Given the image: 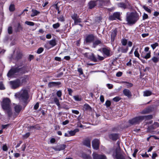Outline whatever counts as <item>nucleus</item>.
I'll return each mask as SVG.
<instances>
[{"instance_id":"f257e3e1","label":"nucleus","mask_w":159,"mask_h":159,"mask_svg":"<svg viewBox=\"0 0 159 159\" xmlns=\"http://www.w3.org/2000/svg\"><path fill=\"white\" fill-rule=\"evenodd\" d=\"M26 72V68L25 66H22L13 67L9 71L7 75L9 77H16L20 74L25 73Z\"/></svg>"},{"instance_id":"f03ea898","label":"nucleus","mask_w":159,"mask_h":159,"mask_svg":"<svg viewBox=\"0 0 159 159\" xmlns=\"http://www.w3.org/2000/svg\"><path fill=\"white\" fill-rule=\"evenodd\" d=\"M10 104L11 101L8 98H4L2 104L3 109L4 110L5 113L9 118L11 117L12 115Z\"/></svg>"},{"instance_id":"7ed1b4c3","label":"nucleus","mask_w":159,"mask_h":159,"mask_svg":"<svg viewBox=\"0 0 159 159\" xmlns=\"http://www.w3.org/2000/svg\"><path fill=\"white\" fill-rule=\"evenodd\" d=\"M15 96L20 101L24 103L26 102L29 97L28 91L25 89H22L20 92L16 93Z\"/></svg>"},{"instance_id":"20e7f679","label":"nucleus","mask_w":159,"mask_h":159,"mask_svg":"<svg viewBox=\"0 0 159 159\" xmlns=\"http://www.w3.org/2000/svg\"><path fill=\"white\" fill-rule=\"evenodd\" d=\"M139 19V14L136 12L127 13L126 20L129 25L134 24Z\"/></svg>"},{"instance_id":"39448f33","label":"nucleus","mask_w":159,"mask_h":159,"mask_svg":"<svg viewBox=\"0 0 159 159\" xmlns=\"http://www.w3.org/2000/svg\"><path fill=\"white\" fill-rule=\"evenodd\" d=\"M112 156L114 157L116 159H125V157L121 152L120 147H118L116 149Z\"/></svg>"},{"instance_id":"423d86ee","label":"nucleus","mask_w":159,"mask_h":159,"mask_svg":"<svg viewBox=\"0 0 159 159\" xmlns=\"http://www.w3.org/2000/svg\"><path fill=\"white\" fill-rule=\"evenodd\" d=\"M143 120V117L139 116L129 120V122L131 125H135L139 124Z\"/></svg>"},{"instance_id":"0eeeda50","label":"nucleus","mask_w":159,"mask_h":159,"mask_svg":"<svg viewBox=\"0 0 159 159\" xmlns=\"http://www.w3.org/2000/svg\"><path fill=\"white\" fill-rule=\"evenodd\" d=\"M9 82L11 88L13 89L19 87L21 84L20 80L19 79H17L13 81H10Z\"/></svg>"},{"instance_id":"6e6552de","label":"nucleus","mask_w":159,"mask_h":159,"mask_svg":"<svg viewBox=\"0 0 159 159\" xmlns=\"http://www.w3.org/2000/svg\"><path fill=\"white\" fill-rule=\"evenodd\" d=\"M121 14V13L120 12H114L113 14L109 16V19L111 20H116V19L120 20V16Z\"/></svg>"},{"instance_id":"1a4fd4ad","label":"nucleus","mask_w":159,"mask_h":159,"mask_svg":"<svg viewBox=\"0 0 159 159\" xmlns=\"http://www.w3.org/2000/svg\"><path fill=\"white\" fill-rule=\"evenodd\" d=\"M102 51L104 56L106 57H110L112 55L110 49L109 48H102Z\"/></svg>"},{"instance_id":"9d476101","label":"nucleus","mask_w":159,"mask_h":159,"mask_svg":"<svg viewBox=\"0 0 159 159\" xmlns=\"http://www.w3.org/2000/svg\"><path fill=\"white\" fill-rule=\"evenodd\" d=\"M72 18L74 20V24L77 25L81 22V19L76 14H74L71 16Z\"/></svg>"},{"instance_id":"9b49d317","label":"nucleus","mask_w":159,"mask_h":159,"mask_svg":"<svg viewBox=\"0 0 159 159\" xmlns=\"http://www.w3.org/2000/svg\"><path fill=\"white\" fill-rule=\"evenodd\" d=\"M84 56L94 62H96L97 61V58L93 53L89 54V53H86L84 54Z\"/></svg>"},{"instance_id":"f8f14e48","label":"nucleus","mask_w":159,"mask_h":159,"mask_svg":"<svg viewBox=\"0 0 159 159\" xmlns=\"http://www.w3.org/2000/svg\"><path fill=\"white\" fill-rule=\"evenodd\" d=\"M93 159H107L105 155H100L94 152L93 154Z\"/></svg>"},{"instance_id":"ddd939ff","label":"nucleus","mask_w":159,"mask_h":159,"mask_svg":"<svg viewBox=\"0 0 159 159\" xmlns=\"http://www.w3.org/2000/svg\"><path fill=\"white\" fill-rule=\"evenodd\" d=\"M99 140L95 139L92 142V145L93 149L97 150L99 147Z\"/></svg>"},{"instance_id":"4468645a","label":"nucleus","mask_w":159,"mask_h":159,"mask_svg":"<svg viewBox=\"0 0 159 159\" xmlns=\"http://www.w3.org/2000/svg\"><path fill=\"white\" fill-rule=\"evenodd\" d=\"M22 107L20 105H16L15 106V115L14 116V117H16L18 115L22 109Z\"/></svg>"},{"instance_id":"2eb2a0df","label":"nucleus","mask_w":159,"mask_h":159,"mask_svg":"<svg viewBox=\"0 0 159 159\" xmlns=\"http://www.w3.org/2000/svg\"><path fill=\"white\" fill-rule=\"evenodd\" d=\"M61 82L59 81L50 82L48 84V86L49 88L56 87H59V86L61 85Z\"/></svg>"},{"instance_id":"dca6fc26","label":"nucleus","mask_w":159,"mask_h":159,"mask_svg":"<svg viewBox=\"0 0 159 159\" xmlns=\"http://www.w3.org/2000/svg\"><path fill=\"white\" fill-rule=\"evenodd\" d=\"M159 127V123L157 122H154L153 124L149 126L147 128L148 132H150L151 129H155Z\"/></svg>"},{"instance_id":"f3484780","label":"nucleus","mask_w":159,"mask_h":159,"mask_svg":"<svg viewBox=\"0 0 159 159\" xmlns=\"http://www.w3.org/2000/svg\"><path fill=\"white\" fill-rule=\"evenodd\" d=\"M22 56V54L21 52L20 51H17L16 53V56L13 54L12 56V58L13 59H14L15 60L18 61V60L20 59Z\"/></svg>"},{"instance_id":"a211bd4d","label":"nucleus","mask_w":159,"mask_h":159,"mask_svg":"<svg viewBox=\"0 0 159 159\" xmlns=\"http://www.w3.org/2000/svg\"><path fill=\"white\" fill-rule=\"evenodd\" d=\"M66 147V145L65 144H61L58 145L56 147H53L52 149L55 151H61L64 149Z\"/></svg>"},{"instance_id":"6ab92c4d","label":"nucleus","mask_w":159,"mask_h":159,"mask_svg":"<svg viewBox=\"0 0 159 159\" xmlns=\"http://www.w3.org/2000/svg\"><path fill=\"white\" fill-rule=\"evenodd\" d=\"M123 93L125 96L128 98L131 97L132 96L131 92L128 89H125L123 90Z\"/></svg>"},{"instance_id":"aec40b11","label":"nucleus","mask_w":159,"mask_h":159,"mask_svg":"<svg viewBox=\"0 0 159 159\" xmlns=\"http://www.w3.org/2000/svg\"><path fill=\"white\" fill-rule=\"evenodd\" d=\"M94 39V36L92 34L88 35L86 38V41L87 43H91Z\"/></svg>"},{"instance_id":"412c9836","label":"nucleus","mask_w":159,"mask_h":159,"mask_svg":"<svg viewBox=\"0 0 159 159\" xmlns=\"http://www.w3.org/2000/svg\"><path fill=\"white\" fill-rule=\"evenodd\" d=\"M99 2L100 4L102 5L108 6L110 3L109 0H100Z\"/></svg>"},{"instance_id":"4be33fe9","label":"nucleus","mask_w":159,"mask_h":159,"mask_svg":"<svg viewBox=\"0 0 159 159\" xmlns=\"http://www.w3.org/2000/svg\"><path fill=\"white\" fill-rule=\"evenodd\" d=\"M128 49L129 48L128 47H126L125 48L121 47L119 48L118 50L119 52H120L122 53H126Z\"/></svg>"},{"instance_id":"5701e85b","label":"nucleus","mask_w":159,"mask_h":159,"mask_svg":"<svg viewBox=\"0 0 159 159\" xmlns=\"http://www.w3.org/2000/svg\"><path fill=\"white\" fill-rule=\"evenodd\" d=\"M91 141L90 139H86L83 142L84 145L88 147H90L91 146Z\"/></svg>"},{"instance_id":"b1692460","label":"nucleus","mask_w":159,"mask_h":159,"mask_svg":"<svg viewBox=\"0 0 159 159\" xmlns=\"http://www.w3.org/2000/svg\"><path fill=\"white\" fill-rule=\"evenodd\" d=\"M152 111L151 108L150 107H148L142 111L140 113L141 114H146L150 113Z\"/></svg>"},{"instance_id":"393cba45","label":"nucleus","mask_w":159,"mask_h":159,"mask_svg":"<svg viewBox=\"0 0 159 159\" xmlns=\"http://www.w3.org/2000/svg\"><path fill=\"white\" fill-rule=\"evenodd\" d=\"M15 31L16 32H19L23 30V27L20 23H19L15 26Z\"/></svg>"},{"instance_id":"a878e982","label":"nucleus","mask_w":159,"mask_h":159,"mask_svg":"<svg viewBox=\"0 0 159 159\" xmlns=\"http://www.w3.org/2000/svg\"><path fill=\"white\" fill-rule=\"evenodd\" d=\"M89 8L92 9L96 5V1H92L89 2Z\"/></svg>"},{"instance_id":"bb28decb","label":"nucleus","mask_w":159,"mask_h":159,"mask_svg":"<svg viewBox=\"0 0 159 159\" xmlns=\"http://www.w3.org/2000/svg\"><path fill=\"white\" fill-rule=\"evenodd\" d=\"M102 43V42H101V40H97L94 41V42L93 43V47L94 48H95L96 47V46Z\"/></svg>"},{"instance_id":"cd10ccee","label":"nucleus","mask_w":159,"mask_h":159,"mask_svg":"<svg viewBox=\"0 0 159 159\" xmlns=\"http://www.w3.org/2000/svg\"><path fill=\"white\" fill-rule=\"evenodd\" d=\"M32 13L31 15V16L32 17L36 16L40 13V12L39 11L33 9H32Z\"/></svg>"},{"instance_id":"c85d7f7f","label":"nucleus","mask_w":159,"mask_h":159,"mask_svg":"<svg viewBox=\"0 0 159 159\" xmlns=\"http://www.w3.org/2000/svg\"><path fill=\"white\" fill-rule=\"evenodd\" d=\"M109 136V138L113 140H116L118 138V135L116 134H111Z\"/></svg>"},{"instance_id":"c756f323","label":"nucleus","mask_w":159,"mask_h":159,"mask_svg":"<svg viewBox=\"0 0 159 159\" xmlns=\"http://www.w3.org/2000/svg\"><path fill=\"white\" fill-rule=\"evenodd\" d=\"M151 52L150 51H149L145 55H144L143 54H141L142 57L145 59H148L150 58L151 57Z\"/></svg>"},{"instance_id":"7c9ffc66","label":"nucleus","mask_w":159,"mask_h":159,"mask_svg":"<svg viewBox=\"0 0 159 159\" xmlns=\"http://www.w3.org/2000/svg\"><path fill=\"white\" fill-rule=\"evenodd\" d=\"M116 35V31L114 30L113 31L111 34V40L112 41H113L114 40V39Z\"/></svg>"},{"instance_id":"2f4dec72","label":"nucleus","mask_w":159,"mask_h":159,"mask_svg":"<svg viewBox=\"0 0 159 159\" xmlns=\"http://www.w3.org/2000/svg\"><path fill=\"white\" fill-rule=\"evenodd\" d=\"M152 94V93L150 91L146 90L143 92V96L144 97L148 96H150Z\"/></svg>"},{"instance_id":"473e14b6","label":"nucleus","mask_w":159,"mask_h":159,"mask_svg":"<svg viewBox=\"0 0 159 159\" xmlns=\"http://www.w3.org/2000/svg\"><path fill=\"white\" fill-rule=\"evenodd\" d=\"M83 108L84 110H91V107L88 104H85L83 106Z\"/></svg>"},{"instance_id":"72a5a7b5","label":"nucleus","mask_w":159,"mask_h":159,"mask_svg":"<svg viewBox=\"0 0 159 159\" xmlns=\"http://www.w3.org/2000/svg\"><path fill=\"white\" fill-rule=\"evenodd\" d=\"M49 43L52 47H54L56 45V40L55 39H52L49 41Z\"/></svg>"},{"instance_id":"f704fd0d","label":"nucleus","mask_w":159,"mask_h":159,"mask_svg":"<svg viewBox=\"0 0 159 159\" xmlns=\"http://www.w3.org/2000/svg\"><path fill=\"white\" fill-rule=\"evenodd\" d=\"M128 42L127 39L125 38H123L121 40V43L122 45L125 46L126 45Z\"/></svg>"},{"instance_id":"c9c22d12","label":"nucleus","mask_w":159,"mask_h":159,"mask_svg":"<svg viewBox=\"0 0 159 159\" xmlns=\"http://www.w3.org/2000/svg\"><path fill=\"white\" fill-rule=\"evenodd\" d=\"M118 7H120L122 9H125L126 8V5L124 3H120L118 4Z\"/></svg>"},{"instance_id":"e433bc0d","label":"nucleus","mask_w":159,"mask_h":159,"mask_svg":"<svg viewBox=\"0 0 159 159\" xmlns=\"http://www.w3.org/2000/svg\"><path fill=\"white\" fill-rule=\"evenodd\" d=\"M123 83L125 84L126 87L128 88L131 87L133 86V84L127 82H123Z\"/></svg>"},{"instance_id":"4c0bfd02","label":"nucleus","mask_w":159,"mask_h":159,"mask_svg":"<svg viewBox=\"0 0 159 159\" xmlns=\"http://www.w3.org/2000/svg\"><path fill=\"white\" fill-rule=\"evenodd\" d=\"M53 101L55 103L57 106L58 107H60V104L58 99L56 97L54 98Z\"/></svg>"},{"instance_id":"58836bf2","label":"nucleus","mask_w":159,"mask_h":159,"mask_svg":"<svg viewBox=\"0 0 159 159\" xmlns=\"http://www.w3.org/2000/svg\"><path fill=\"white\" fill-rule=\"evenodd\" d=\"M143 117V120L144 119L146 120H150L152 118L153 116L152 115H149L148 116H141Z\"/></svg>"},{"instance_id":"ea45409f","label":"nucleus","mask_w":159,"mask_h":159,"mask_svg":"<svg viewBox=\"0 0 159 159\" xmlns=\"http://www.w3.org/2000/svg\"><path fill=\"white\" fill-rule=\"evenodd\" d=\"M74 99L76 101H80L81 100V98L78 95L74 96L73 97Z\"/></svg>"},{"instance_id":"a19ab883","label":"nucleus","mask_w":159,"mask_h":159,"mask_svg":"<svg viewBox=\"0 0 159 159\" xmlns=\"http://www.w3.org/2000/svg\"><path fill=\"white\" fill-rule=\"evenodd\" d=\"M25 24L28 25L30 26H33L34 25L35 23L32 21H26L25 22Z\"/></svg>"},{"instance_id":"79ce46f5","label":"nucleus","mask_w":159,"mask_h":159,"mask_svg":"<svg viewBox=\"0 0 159 159\" xmlns=\"http://www.w3.org/2000/svg\"><path fill=\"white\" fill-rule=\"evenodd\" d=\"M9 10L11 11H13L15 10V7L14 4H12L10 5L9 7Z\"/></svg>"},{"instance_id":"37998d69","label":"nucleus","mask_w":159,"mask_h":159,"mask_svg":"<svg viewBox=\"0 0 159 159\" xmlns=\"http://www.w3.org/2000/svg\"><path fill=\"white\" fill-rule=\"evenodd\" d=\"M151 60L153 62L156 63L158 61L159 59L158 57H153L152 58Z\"/></svg>"},{"instance_id":"c03bdc74","label":"nucleus","mask_w":159,"mask_h":159,"mask_svg":"<svg viewBox=\"0 0 159 159\" xmlns=\"http://www.w3.org/2000/svg\"><path fill=\"white\" fill-rule=\"evenodd\" d=\"M138 48H137L135 50L134 52V55L135 57H138V58H139V53L138 52Z\"/></svg>"},{"instance_id":"a18cd8bd","label":"nucleus","mask_w":159,"mask_h":159,"mask_svg":"<svg viewBox=\"0 0 159 159\" xmlns=\"http://www.w3.org/2000/svg\"><path fill=\"white\" fill-rule=\"evenodd\" d=\"M82 157L85 159H92V157L86 154H83Z\"/></svg>"},{"instance_id":"49530a36","label":"nucleus","mask_w":159,"mask_h":159,"mask_svg":"<svg viewBox=\"0 0 159 159\" xmlns=\"http://www.w3.org/2000/svg\"><path fill=\"white\" fill-rule=\"evenodd\" d=\"M143 8L147 12L149 13H150L151 12V10L148 7H146L145 6H143Z\"/></svg>"},{"instance_id":"de8ad7c7","label":"nucleus","mask_w":159,"mask_h":159,"mask_svg":"<svg viewBox=\"0 0 159 159\" xmlns=\"http://www.w3.org/2000/svg\"><path fill=\"white\" fill-rule=\"evenodd\" d=\"M158 46V44L157 43L151 44V46L153 50L154 49L156 48Z\"/></svg>"},{"instance_id":"09e8293b","label":"nucleus","mask_w":159,"mask_h":159,"mask_svg":"<svg viewBox=\"0 0 159 159\" xmlns=\"http://www.w3.org/2000/svg\"><path fill=\"white\" fill-rule=\"evenodd\" d=\"M57 95L59 98H61L62 95V92L61 90L58 91L57 92Z\"/></svg>"},{"instance_id":"8fccbe9b","label":"nucleus","mask_w":159,"mask_h":159,"mask_svg":"<svg viewBox=\"0 0 159 159\" xmlns=\"http://www.w3.org/2000/svg\"><path fill=\"white\" fill-rule=\"evenodd\" d=\"M68 132L70 136H74L75 134V132L74 130L68 131Z\"/></svg>"},{"instance_id":"3c124183","label":"nucleus","mask_w":159,"mask_h":159,"mask_svg":"<svg viewBox=\"0 0 159 159\" xmlns=\"http://www.w3.org/2000/svg\"><path fill=\"white\" fill-rule=\"evenodd\" d=\"M43 51V48H40L37 50V52L38 54H40Z\"/></svg>"},{"instance_id":"603ef678","label":"nucleus","mask_w":159,"mask_h":159,"mask_svg":"<svg viewBox=\"0 0 159 159\" xmlns=\"http://www.w3.org/2000/svg\"><path fill=\"white\" fill-rule=\"evenodd\" d=\"M53 27L54 29H57L60 26V24L59 23H57L53 25Z\"/></svg>"},{"instance_id":"864d4df0","label":"nucleus","mask_w":159,"mask_h":159,"mask_svg":"<svg viewBox=\"0 0 159 159\" xmlns=\"http://www.w3.org/2000/svg\"><path fill=\"white\" fill-rule=\"evenodd\" d=\"M120 99L121 98L119 97H116L114 98L113 100L114 101L117 102L119 101Z\"/></svg>"},{"instance_id":"5fc2aeb1","label":"nucleus","mask_w":159,"mask_h":159,"mask_svg":"<svg viewBox=\"0 0 159 159\" xmlns=\"http://www.w3.org/2000/svg\"><path fill=\"white\" fill-rule=\"evenodd\" d=\"M8 32L9 34H11L12 33V28L11 26H9L8 29Z\"/></svg>"},{"instance_id":"6e6d98bb","label":"nucleus","mask_w":159,"mask_h":159,"mask_svg":"<svg viewBox=\"0 0 159 159\" xmlns=\"http://www.w3.org/2000/svg\"><path fill=\"white\" fill-rule=\"evenodd\" d=\"M54 7L56 8V9L58 11V13L60 14V11L59 10V8L57 6V4H55L54 5Z\"/></svg>"},{"instance_id":"4d7b16f0","label":"nucleus","mask_w":159,"mask_h":159,"mask_svg":"<svg viewBox=\"0 0 159 159\" xmlns=\"http://www.w3.org/2000/svg\"><path fill=\"white\" fill-rule=\"evenodd\" d=\"M148 15L147 14H146L145 13H144L143 16V20H144L145 19H148Z\"/></svg>"},{"instance_id":"13d9d810","label":"nucleus","mask_w":159,"mask_h":159,"mask_svg":"<svg viewBox=\"0 0 159 159\" xmlns=\"http://www.w3.org/2000/svg\"><path fill=\"white\" fill-rule=\"evenodd\" d=\"M30 135V133H27L24 135H23V137L24 139H26Z\"/></svg>"},{"instance_id":"bf43d9fd","label":"nucleus","mask_w":159,"mask_h":159,"mask_svg":"<svg viewBox=\"0 0 159 159\" xmlns=\"http://www.w3.org/2000/svg\"><path fill=\"white\" fill-rule=\"evenodd\" d=\"M5 89V88L2 82H0V89L4 90Z\"/></svg>"},{"instance_id":"052dcab7","label":"nucleus","mask_w":159,"mask_h":159,"mask_svg":"<svg viewBox=\"0 0 159 159\" xmlns=\"http://www.w3.org/2000/svg\"><path fill=\"white\" fill-rule=\"evenodd\" d=\"M58 20L61 21H64V18L63 16H61L57 18Z\"/></svg>"},{"instance_id":"680f3d73","label":"nucleus","mask_w":159,"mask_h":159,"mask_svg":"<svg viewBox=\"0 0 159 159\" xmlns=\"http://www.w3.org/2000/svg\"><path fill=\"white\" fill-rule=\"evenodd\" d=\"M158 155L155 152H153L152 153V159H155V158L157 157Z\"/></svg>"},{"instance_id":"e2e57ef3","label":"nucleus","mask_w":159,"mask_h":159,"mask_svg":"<svg viewBox=\"0 0 159 159\" xmlns=\"http://www.w3.org/2000/svg\"><path fill=\"white\" fill-rule=\"evenodd\" d=\"M111 104V103L110 101L107 100L106 101L105 104L107 107H109L110 106Z\"/></svg>"},{"instance_id":"0e129e2a","label":"nucleus","mask_w":159,"mask_h":159,"mask_svg":"<svg viewBox=\"0 0 159 159\" xmlns=\"http://www.w3.org/2000/svg\"><path fill=\"white\" fill-rule=\"evenodd\" d=\"M72 112L73 113L75 114L76 115H78L79 113V111L77 110H72Z\"/></svg>"},{"instance_id":"69168bd1","label":"nucleus","mask_w":159,"mask_h":159,"mask_svg":"<svg viewBox=\"0 0 159 159\" xmlns=\"http://www.w3.org/2000/svg\"><path fill=\"white\" fill-rule=\"evenodd\" d=\"M122 72L119 71L116 74V76L117 77H120L122 75Z\"/></svg>"},{"instance_id":"338daca9","label":"nucleus","mask_w":159,"mask_h":159,"mask_svg":"<svg viewBox=\"0 0 159 159\" xmlns=\"http://www.w3.org/2000/svg\"><path fill=\"white\" fill-rule=\"evenodd\" d=\"M2 149L4 151H6L7 150L8 148L6 145H4L3 146Z\"/></svg>"},{"instance_id":"774afa93","label":"nucleus","mask_w":159,"mask_h":159,"mask_svg":"<svg viewBox=\"0 0 159 159\" xmlns=\"http://www.w3.org/2000/svg\"><path fill=\"white\" fill-rule=\"evenodd\" d=\"M39 107V103L38 102L36 103L34 107V108L35 110H37Z\"/></svg>"}]
</instances>
